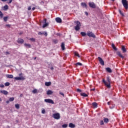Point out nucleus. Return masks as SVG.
<instances>
[{
	"label": "nucleus",
	"mask_w": 128,
	"mask_h": 128,
	"mask_svg": "<svg viewBox=\"0 0 128 128\" xmlns=\"http://www.w3.org/2000/svg\"><path fill=\"white\" fill-rule=\"evenodd\" d=\"M102 82L108 88H110V76L106 78V80L104 79H102Z\"/></svg>",
	"instance_id": "1"
},
{
	"label": "nucleus",
	"mask_w": 128,
	"mask_h": 128,
	"mask_svg": "<svg viewBox=\"0 0 128 128\" xmlns=\"http://www.w3.org/2000/svg\"><path fill=\"white\" fill-rule=\"evenodd\" d=\"M74 23L76 24V26L74 28L75 30L78 31L80 30V21H76Z\"/></svg>",
	"instance_id": "2"
},
{
	"label": "nucleus",
	"mask_w": 128,
	"mask_h": 128,
	"mask_svg": "<svg viewBox=\"0 0 128 128\" xmlns=\"http://www.w3.org/2000/svg\"><path fill=\"white\" fill-rule=\"evenodd\" d=\"M122 3L123 4L124 7V8L125 10L128 9V0H122Z\"/></svg>",
	"instance_id": "3"
},
{
	"label": "nucleus",
	"mask_w": 128,
	"mask_h": 128,
	"mask_svg": "<svg viewBox=\"0 0 128 128\" xmlns=\"http://www.w3.org/2000/svg\"><path fill=\"white\" fill-rule=\"evenodd\" d=\"M86 34L88 36H89V38H96V35H94V34L92 32H88Z\"/></svg>",
	"instance_id": "4"
},
{
	"label": "nucleus",
	"mask_w": 128,
	"mask_h": 128,
	"mask_svg": "<svg viewBox=\"0 0 128 128\" xmlns=\"http://www.w3.org/2000/svg\"><path fill=\"white\" fill-rule=\"evenodd\" d=\"M52 118L55 120H60V115L59 113H56L52 114Z\"/></svg>",
	"instance_id": "5"
},
{
	"label": "nucleus",
	"mask_w": 128,
	"mask_h": 128,
	"mask_svg": "<svg viewBox=\"0 0 128 128\" xmlns=\"http://www.w3.org/2000/svg\"><path fill=\"white\" fill-rule=\"evenodd\" d=\"M14 79L16 80H26V77L24 76L15 77Z\"/></svg>",
	"instance_id": "6"
},
{
	"label": "nucleus",
	"mask_w": 128,
	"mask_h": 128,
	"mask_svg": "<svg viewBox=\"0 0 128 128\" xmlns=\"http://www.w3.org/2000/svg\"><path fill=\"white\" fill-rule=\"evenodd\" d=\"M44 101L45 102H47L48 104H54V102L52 99H45Z\"/></svg>",
	"instance_id": "7"
},
{
	"label": "nucleus",
	"mask_w": 128,
	"mask_h": 128,
	"mask_svg": "<svg viewBox=\"0 0 128 128\" xmlns=\"http://www.w3.org/2000/svg\"><path fill=\"white\" fill-rule=\"evenodd\" d=\"M88 6L90 8H96V6L94 2H89Z\"/></svg>",
	"instance_id": "8"
},
{
	"label": "nucleus",
	"mask_w": 128,
	"mask_h": 128,
	"mask_svg": "<svg viewBox=\"0 0 128 128\" xmlns=\"http://www.w3.org/2000/svg\"><path fill=\"white\" fill-rule=\"evenodd\" d=\"M98 60H99L100 64L102 66H104V61L102 58L100 57H98Z\"/></svg>",
	"instance_id": "9"
},
{
	"label": "nucleus",
	"mask_w": 128,
	"mask_h": 128,
	"mask_svg": "<svg viewBox=\"0 0 128 128\" xmlns=\"http://www.w3.org/2000/svg\"><path fill=\"white\" fill-rule=\"evenodd\" d=\"M116 54L117 56H118L120 58H124V56H122L120 51H118Z\"/></svg>",
	"instance_id": "10"
},
{
	"label": "nucleus",
	"mask_w": 128,
	"mask_h": 128,
	"mask_svg": "<svg viewBox=\"0 0 128 128\" xmlns=\"http://www.w3.org/2000/svg\"><path fill=\"white\" fill-rule=\"evenodd\" d=\"M0 94H2L6 96L7 94H8V92L6 90H0Z\"/></svg>",
	"instance_id": "11"
},
{
	"label": "nucleus",
	"mask_w": 128,
	"mask_h": 128,
	"mask_svg": "<svg viewBox=\"0 0 128 128\" xmlns=\"http://www.w3.org/2000/svg\"><path fill=\"white\" fill-rule=\"evenodd\" d=\"M38 36H42V34H44V36H48V32H38Z\"/></svg>",
	"instance_id": "12"
},
{
	"label": "nucleus",
	"mask_w": 128,
	"mask_h": 128,
	"mask_svg": "<svg viewBox=\"0 0 128 128\" xmlns=\"http://www.w3.org/2000/svg\"><path fill=\"white\" fill-rule=\"evenodd\" d=\"M24 42V39H22V38H18V40H17V42H18V44H22Z\"/></svg>",
	"instance_id": "13"
},
{
	"label": "nucleus",
	"mask_w": 128,
	"mask_h": 128,
	"mask_svg": "<svg viewBox=\"0 0 128 128\" xmlns=\"http://www.w3.org/2000/svg\"><path fill=\"white\" fill-rule=\"evenodd\" d=\"M121 50L124 54V52H126V46H122Z\"/></svg>",
	"instance_id": "14"
},
{
	"label": "nucleus",
	"mask_w": 128,
	"mask_h": 128,
	"mask_svg": "<svg viewBox=\"0 0 128 128\" xmlns=\"http://www.w3.org/2000/svg\"><path fill=\"white\" fill-rule=\"evenodd\" d=\"M56 22H58V24H60V22H62V18H56Z\"/></svg>",
	"instance_id": "15"
},
{
	"label": "nucleus",
	"mask_w": 128,
	"mask_h": 128,
	"mask_svg": "<svg viewBox=\"0 0 128 128\" xmlns=\"http://www.w3.org/2000/svg\"><path fill=\"white\" fill-rule=\"evenodd\" d=\"M68 126L69 128H76V125L72 123H70Z\"/></svg>",
	"instance_id": "16"
},
{
	"label": "nucleus",
	"mask_w": 128,
	"mask_h": 128,
	"mask_svg": "<svg viewBox=\"0 0 128 128\" xmlns=\"http://www.w3.org/2000/svg\"><path fill=\"white\" fill-rule=\"evenodd\" d=\"M106 72H110V74H111V72H112V70L110 68H106Z\"/></svg>",
	"instance_id": "17"
},
{
	"label": "nucleus",
	"mask_w": 128,
	"mask_h": 128,
	"mask_svg": "<svg viewBox=\"0 0 128 128\" xmlns=\"http://www.w3.org/2000/svg\"><path fill=\"white\" fill-rule=\"evenodd\" d=\"M44 22L45 24L43 25L42 28H46V26H48V23L46 22V19H44Z\"/></svg>",
	"instance_id": "18"
},
{
	"label": "nucleus",
	"mask_w": 128,
	"mask_h": 128,
	"mask_svg": "<svg viewBox=\"0 0 128 128\" xmlns=\"http://www.w3.org/2000/svg\"><path fill=\"white\" fill-rule=\"evenodd\" d=\"M6 76L8 78H14V76L12 74H6Z\"/></svg>",
	"instance_id": "19"
},
{
	"label": "nucleus",
	"mask_w": 128,
	"mask_h": 128,
	"mask_svg": "<svg viewBox=\"0 0 128 128\" xmlns=\"http://www.w3.org/2000/svg\"><path fill=\"white\" fill-rule=\"evenodd\" d=\"M81 6H83V8H88V5H86V4L84 2H82Z\"/></svg>",
	"instance_id": "20"
},
{
	"label": "nucleus",
	"mask_w": 128,
	"mask_h": 128,
	"mask_svg": "<svg viewBox=\"0 0 128 128\" xmlns=\"http://www.w3.org/2000/svg\"><path fill=\"white\" fill-rule=\"evenodd\" d=\"M112 48L113 50H118V48L116 47V46L114 44H112Z\"/></svg>",
	"instance_id": "21"
},
{
	"label": "nucleus",
	"mask_w": 128,
	"mask_h": 128,
	"mask_svg": "<svg viewBox=\"0 0 128 128\" xmlns=\"http://www.w3.org/2000/svg\"><path fill=\"white\" fill-rule=\"evenodd\" d=\"M54 94V92L52 91V90H48L47 91V94L50 95V94Z\"/></svg>",
	"instance_id": "22"
},
{
	"label": "nucleus",
	"mask_w": 128,
	"mask_h": 128,
	"mask_svg": "<svg viewBox=\"0 0 128 128\" xmlns=\"http://www.w3.org/2000/svg\"><path fill=\"white\" fill-rule=\"evenodd\" d=\"M61 48H62V50H64L66 49V48H64V42L62 43Z\"/></svg>",
	"instance_id": "23"
},
{
	"label": "nucleus",
	"mask_w": 128,
	"mask_h": 128,
	"mask_svg": "<svg viewBox=\"0 0 128 128\" xmlns=\"http://www.w3.org/2000/svg\"><path fill=\"white\" fill-rule=\"evenodd\" d=\"M50 84H52L51 82H45V86H50Z\"/></svg>",
	"instance_id": "24"
},
{
	"label": "nucleus",
	"mask_w": 128,
	"mask_h": 128,
	"mask_svg": "<svg viewBox=\"0 0 128 128\" xmlns=\"http://www.w3.org/2000/svg\"><path fill=\"white\" fill-rule=\"evenodd\" d=\"M104 122H106L108 123L109 122L108 118H104Z\"/></svg>",
	"instance_id": "25"
},
{
	"label": "nucleus",
	"mask_w": 128,
	"mask_h": 128,
	"mask_svg": "<svg viewBox=\"0 0 128 128\" xmlns=\"http://www.w3.org/2000/svg\"><path fill=\"white\" fill-rule=\"evenodd\" d=\"M80 96H84V98H86V96H88V94L86 93H81L80 94Z\"/></svg>",
	"instance_id": "26"
},
{
	"label": "nucleus",
	"mask_w": 128,
	"mask_h": 128,
	"mask_svg": "<svg viewBox=\"0 0 128 128\" xmlns=\"http://www.w3.org/2000/svg\"><path fill=\"white\" fill-rule=\"evenodd\" d=\"M92 106L95 108H98V103L94 102L92 103Z\"/></svg>",
	"instance_id": "27"
},
{
	"label": "nucleus",
	"mask_w": 128,
	"mask_h": 128,
	"mask_svg": "<svg viewBox=\"0 0 128 128\" xmlns=\"http://www.w3.org/2000/svg\"><path fill=\"white\" fill-rule=\"evenodd\" d=\"M4 22H8V16H6L3 18Z\"/></svg>",
	"instance_id": "28"
},
{
	"label": "nucleus",
	"mask_w": 128,
	"mask_h": 128,
	"mask_svg": "<svg viewBox=\"0 0 128 128\" xmlns=\"http://www.w3.org/2000/svg\"><path fill=\"white\" fill-rule=\"evenodd\" d=\"M24 46L26 48H30V46H30V44H24Z\"/></svg>",
	"instance_id": "29"
},
{
	"label": "nucleus",
	"mask_w": 128,
	"mask_h": 128,
	"mask_svg": "<svg viewBox=\"0 0 128 128\" xmlns=\"http://www.w3.org/2000/svg\"><path fill=\"white\" fill-rule=\"evenodd\" d=\"M74 56H78V58H80V54H78V52H74Z\"/></svg>",
	"instance_id": "30"
},
{
	"label": "nucleus",
	"mask_w": 128,
	"mask_h": 128,
	"mask_svg": "<svg viewBox=\"0 0 128 128\" xmlns=\"http://www.w3.org/2000/svg\"><path fill=\"white\" fill-rule=\"evenodd\" d=\"M4 10H8V6L7 4L5 5L4 6Z\"/></svg>",
	"instance_id": "31"
},
{
	"label": "nucleus",
	"mask_w": 128,
	"mask_h": 128,
	"mask_svg": "<svg viewBox=\"0 0 128 128\" xmlns=\"http://www.w3.org/2000/svg\"><path fill=\"white\" fill-rule=\"evenodd\" d=\"M15 108H16L17 110L20 109V104H15Z\"/></svg>",
	"instance_id": "32"
},
{
	"label": "nucleus",
	"mask_w": 128,
	"mask_h": 128,
	"mask_svg": "<svg viewBox=\"0 0 128 128\" xmlns=\"http://www.w3.org/2000/svg\"><path fill=\"white\" fill-rule=\"evenodd\" d=\"M80 34L82 36H86V34L84 32H81Z\"/></svg>",
	"instance_id": "33"
},
{
	"label": "nucleus",
	"mask_w": 128,
	"mask_h": 128,
	"mask_svg": "<svg viewBox=\"0 0 128 128\" xmlns=\"http://www.w3.org/2000/svg\"><path fill=\"white\" fill-rule=\"evenodd\" d=\"M75 66H82V64L80 62H78L75 64Z\"/></svg>",
	"instance_id": "34"
},
{
	"label": "nucleus",
	"mask_w": 128,
	"mask_h": 128,
	"mask_svg": "<svg viewBox=\"0 0 128 128\" xmlns=\"http://www.w3.org/2000/svg\"><path fill=\"white\" fill-rule=\"evenodd\" d=\"M14 98L12 97L9 98V102H14Z\"/></svg>",
	"instance_id": "35"
},
{
	"label": "nucleus",
	"mask_w": 128,
	"mask_h": 128,
	"mask_svg": "<svg viewBox=\"0 0 128 128\" xmlns=\"http://www.w3.org/2000/svg\"><path fill=\"white\" fill-rule=\"evenodd\" d=\"M0 18H4V14H2V11L0 10Z\"/></svg>",
	"instance_id": "36"
},
{
	"label": "nucleus",
	"mask_w": 128,
	"mask_h": 128,
	"mask_svg": "<svg viewBox=\"0 0 128 128\" xmlns=\"http://www.w3.org/2000/svg\"><path fill=\"white\" fill-rule=\"evenodd\" d=\"M32 94H36V92H38V90L36 89H34L32 91Z\"/></svg>",
	"instance_id": "37"
},
{
	"label": "nucleus",
	"mask_w": 128,
	"mask_h": 128,
	"mask_svg": "<svg viewBox=\"0 0 128 128\" xmlns=\"http://www.w3.org/2000/svg\"><path fill=\"white\" fill-rule=\"evenodd\" d=\"M62 128H68V124H64L62 125Z\"/></svg>",
	"instance_id": "38"
},
{
	"label": "nucleus",
	"mask_w": 128,
	"mask_h": 128,
	"mask_svg": "<svg viewBox=\"0 0 128 128\" xmlns=\"http://www.w3.org/2000/svg\"><path fill=\"white\" fill-rule=\"evenodd\" d=\"M4 86H10V82H6L4 84Z\"/></svg>",
	"instance_id": "39"
},
{
	"label": "nucleus",
	"mask_w": 128,
	"mask_h": 128,
	"mask_svg": "<svg viewBox=\"0 0 128 128\" xmlns=\"http://www.w3.org/2000/svg\"><path fill=\"white\" fill-rule=\"evenodd\" d=\"M61 96H62L64 98V93H62V92H61L60 91L59 92Z\"/></svg>",
	"instance_id": "40"
},
{
	"label": "nucleus",
	"mask_w": 128,
	"mask_h": 128,
	"mask_svg": "<svg viewBox=\"0 0 128 128\" xmlns=\"http://www.w3.org/2000/svg\"><path fill=\"white\" fill-rule=\"evenodd\" d=\"M53 42L54 44H58V40H53Z\"/></svg>",
	"instance_id": "41"
},
{
	"label": "nucleus",
	"mask_w": 128,
	"mask_h": 128,
	"mask_svg": "<svg viewBox=\"0 0 128 128\" xmlns=\"http://www.w3.org/2000/svg\"><path fill=\"white\" fill-rule=\"evenodd\" d=\"M30 40H31V42H36V39L34 38H30Z\"/></svg>",
	"instance_id": "42"
},
{
	"label": "nucleus",
	"mask_w": 128,
	"mask_h": 128,
	"mask_svg": "<svg viewBox=\"0 0 128 128\" xmlns=\"http://www.w3.org/2000/svg\"><path fill=\"white\" fill-rule=\"evenodd\" d=\"M119 12H120V14H121V16H124V14H122V10H119Z\"/></svg>",
	"instance_id": "43"
},
{
	"label": "nucleus",
	"mask_w": 128,
	"mask_h": 128,
	"mask_svg": "<svg viewBox=\"0 0 128 128\" xmlns=\"http://www.w3.org/2000/svg\"><path fill=\"white\" fill-rule=\"evenodd\" d=\"M76 92H82V90L79 88H78V89H76Z\"/></svg>",
	"instance_id": "44"
},
{
	"label": "nucleus",
	"mask_w": 128,
	"mask_h": 128,
	"mask_svg": "<svg viewBox=\"0 0 128 128\" xmlns=\"http://www.w3.org/2000/svg\"><path fill=\"white\" fill-rule=\"evenodd\" d=\"M100 124L101 126H102L103 124H104V121L103 120H101L100 122Z\"/></svg>",
	"instance_id": "45"
},
{
	"label": "nucleus",
	"mask_w": 128,
	"mask_h": 128,
	"mask_svg": "<svg viewBox=\"0 0 128 128\" xmlns=\"http://www.w3.org/2000/svg\"><path fill=\"white\" fill-rule=\"evenodd\" d=\"M0 88H4V84H0Z\"/></svg>",
	"instance_id": "46"
},
{
	"label": "nucleus",
	"mask_w": 128,
	"mask_h": 128,
	"mask_svg": "<svg viewBox=\"0 0 128 128\" xmlns=\"http://www.w3.org/2000/svg\"><path fill=\"white\" fill-rule=\"evenodd\" d=\"M44 112H46V110L44 109L43 110H42V113L44 114Z\"/></svg>",
	"instance_id": "47"
},
{
	"label": "nucleus",
	"mask_w": 128,
	"mask_h": 128,
	"mask_svg": "<svg viewBox=\"0 0 128 128\" xmlns=\"http://www.w3.org/2000/svg\"><path fill=\"white\" fill-rule=\"evenodd\" d=\"M28 10H32V7L30 6L28 8Z\"/></svg>",
	"instance_id": "48"
},
{
	"label": "nucleus",
	"mask_w": 128,
	"mask_h": 128,
	"mask_svg": "<svg viewBox=\"0 0 128 128\" xmlns=\"http://www.w3.org/2000/svg\"><path fill=\"white\" fill-rule=\"evenodd\" d=\"M6 26H8V28H10V24H6Z\"/></svg>",
	"instance_id": "49"
},
{
	"label": "nucleus",
	"mask_w": 128,
	"mask_h": 128,
	"mask_svg": "<svg viewBox=\"0 0 128 128\" xmlns=\"http://www.w3.org/2000/svg\"><path fill=\"white\" fill-rule=\"evenodd\" d=\"M90 90L92 92H94L96 90V88H94L90 89Z\"/></svg>",
	"instance_id": "50"
},
{
	"label": "nucleus",
	"mask_w": 128,
	"mask_h": 128,
	"mask_svg": "<svg viewBox=\"0 0 128 128\" xmlns=\"http://www.w3.org/2000/svg\"><path fill=\"white\" fill-rule=\"evenodd\" d=\"M85 14H86V16H88V12H85Z\"/></svg>",
	"instance_id": "51"
},
{
	"label": "nucleus",
	"mask_w": 128,
	"mask_h": 128,
	"mask_svg": "<svg viewBox=\"0 0 128 128\" xmlns=\"http://www.w3.org/2000/svg\"><path fill=\"white\" fill-rule=\"evenodd\" d=\"M36 10V8L33 7V8H32V10Z\"/></svg>",
	"instance_id": "52"
},
{
	"label": "nucleus",
	"mask_w": 128,
	"mask_h": 128,
	"mask_svg": "<svg viewBox=\"0 0 128 128\" xmlns=\"http://www.w3.org/2000/svg\"><path fill=\"white\" fill-rule=\"evenodd\" d=\"M10 100L6 101V103L10 104Z\"/></svg>",
	"instance_id": "53"
},
{
	"label": "nucleus",
	"mask_w": 128,
	"mask_h": 128,
	"mask_svg": "<svg viewBox=\"0 0 128 128\" xmlns=\"http://www.w3.org/2000/svg\"><path fill=\"white\" fill-rule=\"evenodd\" d=\"M6 54H10V53L8 52H6Z\"/></svg>",
	"instance_id": "54"
},
{
	"label": "nucleus",
	"mask_w": 128,
	"mask_h": 128,
	"mask_svg": "<svg viewBox=\"0 0 128 128\" xmlns=\"http://www.w3.org/2000/svg\"><path fill=\"white\" fill-rule=\"evenodd\" d=\"M22 76V73H20L19 74L20 76Z\"/></svg>",
	"instance_id": "55"
},
{
	"label": "nucleus",
	"mask_w": 128,
	"mask_h": 128,
	"mask_svg": "<svg viewBox=\"0 0 128 128\" xmlns=\"http://www.w3.org/2000/svg\"><path fill=\"white\" fill-rule=\"evenodd\" d=\"M108 104L110 106V102H108Z\"/></svg>",
	"instance_id": "56"
},
{
	"label": "nucleus",
	"mask_w": 128,
	"mask_h": 128,
	"mask_svg": "<svg viewBox=\"0 0 128 128\" xmlns=\"http://www.w3.org/2000/svg\"><path fill=\"white\" fill-rule=\"evenodd\" d=\"M22 94H20V98H22Z\"/></svg>",
	"instance_id": "57"
},
{
	"label": "nucleus",
	"mask_w": 128,
	"mask_h": 128,
	"mask_svg": "<svg viewBox=\"0 0 128 128\" xmlns=\"http://www.w3.org/2000/svg\"><path fill=\"white\" fill-rule=\"evenodd\" d=\"M2 0V2H6V0Z\"/></svg>",
	"instance_id": "58"
},
{
	"label": "nucleus",
	"mask_w": 128,
	"mask_h": 128,
	"mask_svg": "<svg viewBox=\"0 0 128 128\" xmlns=\"http://www.w3.org/2000/svg\"><path fill=\"white\" fill-rule=\"evenodd\" d=\"M50 70H54V67H52V68H50Z\"/></svg>",
	"instance_id": "59"
},
{
	"label": "nucleus",
	"mask_w": 128,
	"mask_h": 128,
	"mask_svg": "<svg viewBox=\"0 0 128 128\" xmlns=\"http://www.w3.org/2000/svg\"><path fill=\"white\" fill-rule=\"evenodd\" d=\"M2 98H0V102H2Z\"/></svg>",
	"instance_id": "60"
},
{
	"label": "nucleus",
	"mask_w": 128,
	"mask_h": 128,
	"mask_svg": "<svg viewBox=\"0 0 128 128\" xmlns=\"http://www.w3.org/2000/svg\"><path fill=\"white\" fill-rule=\"evenodd\" d=\"M34 60H36V57H35V58H34Z\"/></svg>",
	"instance_id": "61"
},
{
	"label": "nucleus",
	"mask_w": 128,
	"mask_h": 128,
	"mask_svg": "<svg viewBox=\"0 0 128 128\" xmlns=\"http://www.w3.org/2000/svg\"><path fill=\"white\" fill-rule=\"evenodd\" d=\"M112 0V2H114V0Z\"/></svg>",
	"instance_id": "62"
}]
</instances>
